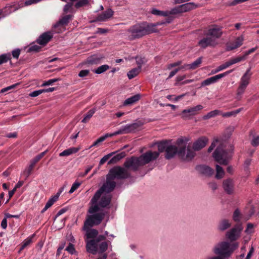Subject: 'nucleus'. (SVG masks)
<instances>
[{"mask_svg": "<svg viewBox=\"0 0 259 259\" xmlns=\"http://www.w3.org/2000/svg\"><path fill=\"white\" fill-rule=\"evenodd\" d=\"M231 226L230 221L227 219H223L219 222L218 229L220 231H224Z\"/></svg>", "mask_w": 259, "mask_h": 259, "instance_id": "nucleus-25", "label": "nucleus"}, {"mask_svg": "<svg viewBox=\"0 0 259 259\" xmlns=\"http://www.w3.org/2000/svg\"><path fill=\"white\" fill-rule=\"evenodd\" d=\"M24 7L23 1L19 2H13L11 4H7L3 9L4 16L6 17L15 12L21 8Z\"/></svg>", "mask_w": 259, "mask_h": 259, "instance_id": "nucleus-13", "label": "nucleus"}, {"mask_svg": "<svg viewBox=\"0 0 259 259\" xmlns=\"http://www.w3.org/2000/svg\"><path fill=\"white\" fill-rule=\"evenodd\" d=\"M215 147L217 148L213 154L214 159L221 164L227 165L231 156L224 150L225 143L220 139H215L211 143L208 151L210 152Z\"/></svg>", "mask_w": 259, "mask_h": 259, "instance_id": "nucleus-3", "label": "nucleus"}, {"mask_svg": "<svg viewBox=\"0 0 259 259\" xmlns=\"http://www.w3.org/2000/svg\"><path fill=\"white\" fill-rule=\"evenodd\" d=\"M144 124L141 120L121 126L118 130L120 135L127 134L139 130Z\"/></svg>", "mask_w": 259, "mask_h": 259, "instance_id": "nucleus-11", "label": "nucleus"}, {"mask_svg": "<svg viewBox=\"0 0 259 259\" xmlns=\"http://www.w3.org/2000/svg\"><path fill=\"white\" fill-rule=\"evenodd\" d=\"M116 152H111L107 155H105L100 161L99 164L100 165L104 164L112 156H113Z\"/></svg>", "mask_w": 259, "mask_h": 259, "instance_id": "nucleus-50", "label": "nucleus"}, {"mask_svg": "<svg viewBox=\"0 0 259 259\" xmlns=\"http://www.w3.org/2000/svg\"><path fill=\"white\" fill-rule=\"evenodd\" d=\"M65 250L71 254H73L76 253V250L75 249L74 246L71 243H70L68 244L67 247L65 248Z\"/></svg>", "mask_w": 259, "mask_h": 259, "instance_id": "nucleus-52", "label": "nucleus"}, {"mask_svg": "<svg viewBox=\"0 0 259 259\" xmlns=\"http://www.w3.org/2000/svg\"><path fill=\"white\" fill-rule=\"evenodd\" d=\"M12 54L14 58L18 59L20 54V50L19 49H16L12 51Z\"/></svg>", "mask_w": 259, "mask_h": 259, "instance_id": "nucleus-63", "label": "nucleus"}, {"mask_svg": "<svg viewBox=\"0 0 259 259\" xmlns=\"http://www.w3.org/2000/svg\"><path fill=\"white\" fill-rule=\"evenodd\" d=\"M202 63V57H199L197 59L192 63L189 64L190 69L194 70L198 68Z\"/></svg>", "mask_w": 259, "mask_h": 259, "instance_id": "nucleus-38", "label": "nucleus"}, {"mask_svg": "<svg viewBox=\"0 0 259 259\" xmlns=\"http://www.w3.org/2000/svg\"><path fill=\"white\" fill-rule=\"evenodd\" d=\"M116 183L109 175L107 176L106 182L95 194L92 198L88 212L94 213L99 209L100 207H107L109 205L111 196L109 194L114 189Z\"/></svg>", "mask_w": 259, "mask_h": 259, "instance_id": "nucleus-1", "label": "nucleus"}, {"mask_svg": "<svg viewBox=\"0 0 259 259\" xmlns=\"http://www.w3.org/2000/svg\"><path fill=\"white\" fill-rule=\"evenodd\" d=\"M109 68V66L108 65H103L98 67L93 71L96 74H101L107 70Z\"/></svg>", "mask_w": 259, "mask_h": 259, "instance_id": "nucleus-39", "label": "nucleus"}, {"mask_svg": "<svg viewBox=\"0 0 259 259\" xmlns=\"http://www.w3.org/2000/svg\"><path fill=\"white\" fill-rule=\"evenodd\" d=\"M203 108V107L201 105H197L196 106L184 109L182 112V117L183 118H186L197 115Z\"/></svg>", "mask_w": 259, "mask_h": 259, "instance_id": "nucleus-14", "label": "nucleus"}, {"mask_svg": "<svg viewBox=\"0 0 259 259\" xmlns=\"http://www.w3.org/2000/svg\"><path fill=\"white\" fill-rule=\"evenodd\" d=\"M241 218V213L238 209H236L233 214V220L236 222L240 221Z\"/></svg>", "mask_w": 259, "mask_h": 259, "instance_id": "nucleus-47", "label": "nucleus"}, {"mask_svg": "<svg viewBox=\"0 0 259 259\" xmlns=\"http://www.w3.org/2000/svg\"><path fill=\"white\" fill-rule=\"evenodd\" d=\"M178 69H179V71L182 70L183 71L187 70H190L188 64H185L184 65L181 64L179 67H178Z\"/></svg>", "mask_w": 259, "mask_h": 259, "instance_id": "nucleus-60", "label": "nucleus"}, {"mask_svg": "<svg viewBox=\"0 0 259 259\" xmlns=\"http://www.w3.org/2000/svg\"><path fill=\"white\" fill-rule=\"evenodd\" d=\"M242 230V225L241 224H236L226 232L225 237L229 242H235L240 237Z\"/></svg>", "mask_w": 259, "mask_h": 259, "instance_id": "nucleus-8", "label": "nucleus"}, {"mask_svg": "<svg viewBox=\"0 0 259 259\" xmlns=\"http://www.w3.org/2000/svg\"><path fill=\"white\" fill-rule=\"evenodd\" d=\"M81 184V182L76 181L72 185L71 189H70L69 193L70 194L74 192Z\"/></svg>", "mask_w": 259, "mask_h": 259, "instance_id": "nucleus-51", "label": "nucleus"}, {"mask_svg": "<svg viewBox=\"0 0 259 259\" xmlns=\"http://www.w3.org/2000/svg\"><path fill=\"white\" fill-rule=\"evenodd\" d=\"M41 48L37 45H32L29 48V51L30 52H38L40 50Z\"/></svg>", "mask_w": 259, "mask_h": 259, "instance_id": "nucleus-56", "label": "nucleus"}, {"mask_svg": "<svg viewBox=\"0 0 259 259\" xmlns=\"http://www.w3.org/2000/svg\"><path fill=\"white\" fill-rule=\"evenodd\" d=\"M98 210V211L100 210ZM96 212L90 213V215H88L86 218L85 221L84 222V228L88 229V228H91L94 226L99 225L104 219L105 213L104 212Z\"/></svg>", "mask_w": 259, "mask_h": 259, "instance_id": "nucleus-7", "label": "nucleus"}, {"mask_svg": "<svg viewBox=\"0 0 259 259\" xmlns=\"http://www.w3.org/2000/svg\"><path fill=\"white\" fill-rule=\"evenodd\" d=\"M150 13L155 16H160L161 11L157 10L155 8H152L151 10Z\"/></svg>", "mask_w": 259, "mask_h": 259, "instance_id": "nucleus-64", "label": "nucleus"}, {"mask_svg": "<svg viewBox=\"0 0 259 259\" xmlns=\"http://www.w3.org/2000/svg\"><path fill=\"white\" fill-rule=\"evenodd\" d=\"M105 141V138H103V136L100 137L99 139H98L95 142H94L93 145H92L90 148H92L93 147L97 146L100 143H101Z\"/></svg>", "mask_w": 259, "mask_h": 259, "instance_id": "nucleus-59", "label": "nucleus"}, {"mask_svg": "<svg viewBox=\"0 0 259 259\" xmlns=\"http://www.w3.org/2000/svg\"><path fill=\"white\" fill-rule=\"evenodd\" d=\"M243 40H244V37L242 35H241V36L237 37L234 42L235 45V47L230 48V49H236L238 48V47H240L243 44Z\"/></svg>", "mask_w": 259, "mask_h": 259, "instance_id": "nucleus-40", "label": "nucleus"}, {"mask_svg": "<svg viewBox=\"0 0 259 259\" xmlns=\"http://www.w3.org/2000/svg\"><path fill=\"white\" fill-rule=\"evenodd\" d=\"M108 243L106 242H103L100 243L98 247V251L99 252H105L108 248Z\"/></svg>", "mask_w": 259, "mask_h": 259, "instance_id": "nucleus-49", "label": "nucleus"}, {"mask_svg": "<svg viewBox=\"0 0 259 259\" xmlns=\"http://www.w3.org/2000/svg\"><path fill=\"white\" fill-rule=\"evenodd\" d=\"M237 242H229L228 241H223L219 242L213 248V252L221 257L222 259L229 258L233 252L239 247Z\"/></svg>", "mask_w": 259, "mask_h": 259, "instance_id": "nucleus-5", "label": "nucleus"}, {"mask_svg": "<svg viewBox=\"0 0 259 259\" xmlns=\"http://www.w3.org/2000/svg\"><path fill=\"white\" fill-rule=\"evenodd\" d=\"M73 17L72 15H66L60 18L59 21L54 25V27L57 28L59 26H64L67 25Z\"/></svg>", "mask_w": 259, "mask_h": 259, "instance_id": "nucleus-24", "label": "nucleus"}, {"mask_svg": "<svg viewBox=\"0 0 259 259\" xmlns=\"http://www.w3.org/2000/svg\"><path fill=\"white\" fill-rule=\"evenodd\" d=\"M170 15H174L183 13L181 6L175 7L170 10Z\"/></svg>", "mask_w": 259, "mask_h": 259, "instance_id": "nucleus-48", "label": "nucleus"}, {"mask_svg": "<svg viewBox=\"0 0 259 259\" xmlns=\"http://www.w3.org/2000/svg\"><path fill=\"white\" fill-rule=\"evenodd\" d=\"M136 63L138 65V67L141 69L142 66L145 64L147 60L144 57H136Z\"/></svg>", "mask_w": 259, "mask_h": 259, "instance_id": "nucleus-45", "label": "nucleus"}, {"mask_svg": "<svg viewBox=\"0 0 259 259\" xmlns=\"http://www.w3.org/2000/svg\"><path fill=\"white\" fill-rule=\"evenodd\" d=\"M47 151H45L40 154L37 155L32 161L31 163L30 164L29 167L27 170V176L28 177L31 173V171L37 162L42 158L47 153Z\"/></svg>", "mask_w": 259, "mask_h": 259, "instance_id": "nucleus-23", "label": "nucleus"}, {"mask_svg": "<svg viewBox=\"0 0 259 259\" xmlns=\"http://www.w3.org/2000/svg\"><path fill=\"white\" fill-rule=\"evenodd\" d=\"M43 93L42 90H39L37 91H34L31 93L29 94V96L31 97H36L41 94Z\"/></svg>", "mask_w": 259, "mask_h": 259, "instance_id": "nucleus-58", "label": "nucleus"}, {"mask_svg": "<svg viewBox=\"0 0 259 259\" xmlns=\"http://www.w3.org/2000/svg\"><path fill=\"white\" fill-rule=\"evenodd\" d=\"M140 99V96L139 94L135 95L130 98H127L126 99L123 105L124 106L128 105H132L137 101H138Z\"/></svg>", "mask_w": 259, "mask_h": 259, "instance_id": "nucleus-30", "label": "nucleus"}, {"mask_svg": "<svg viewBox=\"0 0 259 259\" xmlns=\"http://www.w3.org/2000/svg\"><path fill=\"white\" fill-rule=\"evenodd\" d=\"M222 113V111L219 110H214L208 112L207 114L203 116V119L206 120L212 117H214L217 115H220Z\"/></svg>", "mask_w": 259, "mask_h": 259, "instance_id": "nucleus-34", "label": "nucleus"}, {"mask_svg": "<svg viewBox=\"0 0 259 259\" xmlns=\"http://www.w3.org/2000/svg\"><path fill=\"white\" fill-rule=\"evenodd\" d=\"M113 180L117 179H125L129 177L130 175L124 168L118 166L111 169L108 175Z\"/></svg>", "mask_w": 259, "mask_h": 259, "instance_id": "nucleus-12", "label": "nucleus"}, {"mask_svg": "<svg viewBox=\"0 0 259 259\" xmlns=\"http://www.w3.org/2000/svg\"><path fill=\"white\" fill-rule=\"evenodd\" d=\"M159 24L147 25L145 26L140 24H137L131 26L126 31L127 36L129 40H133L139 38L142 36L155 32L154 27Z\"/></svg>", "mask_w": 259, "mask_h": 259, "instance_id": "nucleus-4", "label": "nucleus"}, {"mask_svg": "<svg viewBox=\"0 0 259 259\" xmlns=\"http://www.w3.org/2000/svg\"><path fill=\"white\" fill-rule=\"evenodd\" d=\"M120 135L119 134V133L118 132V130H117L116 131L112 133H111V134H105L104 136H103V138H105V140L108 138V137H113V136H116V135Z\"/></svg>", "mask_w": 259, "mask_h": 259, "instance_id": "nucleus-61", "label": "nucleus"}, {"mask_svg": "<svg viewBox=\"0 0 259 259\" xmlns=\"http://www.w3.org/2000/svg\"><path fill=\"white\" fill-rule=\"evenodd\" d=\"M253 225L251 223H248L247 225V228L245 232L247 234H250L253 232Z\"/></svg>", "mask_w": 259, "mask_h": 259, "instance_id": "nucleus-57", "label": "nucleus"}, {"mask_svg": "<svg viewBox=\"0 0 259 259\" xmlns=\"http://www.w3.org/2000/svg\"><path fill=\"white\" fill-rule=\"evenodd\" d=\"M34 236V234L29 236L26 239H25L22 242V246L19 250V252H20L22 250H23L25 247L29 245L32 243V239Z\"/></svg>", "mask_w": 259, "mask_h": 259, "instance_id": "nucleus-35", "label": "nucleus"}, {"mask_svg": "<svg viewBox=\"0 0 259 259\" xmlns=\"http://www.w3.org/2000/svg\"><path fill=\"white\" fill-rule=\"evenodd\" d=\"M179 155V146L174 145H169L166 148L165 158L170 159L172 158L176 154Z\"/></svg>", "mask_w": 259, "mask_h": 259, "instance_id": "nucleus-20", "label": "nucleus"}, {"mask_svg": "<svg viewBox=\"0 0 259 259\" xmlns=\"http://www.w3.org/2000/svg\"><path fill=\"white\" fill-rule=\"evenodd\" d=\"M181 8L183 13H185L198 7V5L194 3H187L181 5Z\"/></svg>", "mask_w": 259, "mask_h": 259, "instance_id": "nucleus-26", "label": "nucleus"}, {"mask_svg": "<svg viewBox=\"0 0 259 259\" xmlns=\"http://www.w3.org/2000/svg\"><path fill=\"white\" fill-rule=\"evenodd\" d=\"M42 0H26L25 3H23V5L24 6H29L32 4H37Z\"/></svg>", "mask_w": 259, "mask_h": 259, "instance_id": "nucleus-55", "label": "nucleus"}, {"mask_svg": "<svg viewBox=\"0 0 259 259\" xmlns=\"http://www.w3.org/2000/svg\"><path fill=\"white\" fill-rule=\"evenodd\" d=\"M167 146L166 141L161 142L158 144V152L149 151L138 157H132L125 161L124 166L127 168H131L134 170H136L140 166L144 165L157 159L159 155V152L166 151Z\"/></svg>", "mask_w": 259, "mask_h": 259, "instance_id": "nucleus-2", "label": "nucleus"}, {"mask_svg": "<svg viewBox=\"0 0 259 259\" xmlns=\"http://www.w3.org/2000/svg\"><path fill=\"white\" fill-rule=\"evenodd\" d=\"M98 242L96 240L92 239L87 241L86 248L88 252L96 254L98 251Z\"/></svg>", "mask_w": 259, "mask_h": 259, "instance_id": "nucleus-19", "label": "nucleus"}, {"mask_svg": "<svg viewBox=\"0 0 259 259\" xmlns=\"http://www.w3.org/2000/svg\"><path fill=\"white\" fill-rule=\"evenodd\" d=\"M114 11L110 8L99 14L95 19L94 22H105L111 18L114 15Z\"/></svg>", "mask_w": 259, "mask_h": 259, "instance_id": "nucleus-15", "label": "nucleus"}, {"mask_svg": "<svg viewBox=\"0 0 259 259\" xmlns=\"http://www.w3.org/2000/svg\"><path fill=\"white\" fill-rule=\"evenodd\" d=\"M196 170L200 173L210 176L213 174V170L209 166L200 165L196 166Z\"/></svg>", "mask_w": 259, "mask_h": 259, "instance_id": "nucleus-22", "label": "nucleus"}, {"mask_svg": "<svg viewBox=\"0 0 259 259\" xmlns=\"http://www.w3.org/2000/svg\"><path fill=\"white\" fill-rule=\"evenodd\" d=\"M182 64V61H178L170 64H169L167 66V68L168 69H171L172 68L176 67H179Z\"/></svg>", "mask_w": 259, "mask_h": 259, "instance_id": "nucleus-53", "label": "nucleus"}, {"mask_svg": "<svg viewBox=\"0 0 259 259\" xmlns=\"http://www.w3.org/2000/svg\"><path fill=\"white\" fill-rule=\"evenodd\" d=\"M95 112V110L93 109L88 111L87 114L85 115L83 119L81 120V122L83 123L87 122L90 118L93 116V114Z\"/></svg>", "mask_w": 259, "mask_h": 259, "instance_id": "nucleus-42", "label": "nucleus"}, {"mask_svg": "<svg viewBox=\"0 0 259 259\" xmlns=\"http://www.w3.org/2000/svg\"><path fill=\"white\" fill-rule=\"evenodd\" d=\"M83 230L86 232V236L88 238H94L97 237L98 234V231L94 229L84 228V225L83 227Z\"/></svg>", "mask_w": 259, "mask_h": 259, "instance_id": "nucleus-29", "label": "nucleus"}, {"mask_svg": "<svg viewBox=\"0 0 259 259\" xmlns=\"http://www.w3.org/2000/svg\"><path fill=\"white\" fill-rule=\"evenodd\" d=\"M245 60V57H244V56L243 55L242 56H238L236 58L231 59L228 61V62H229L230 65L231 66L233 64H234L235 63H237L238 62H239L241 61H243Z\"/></svg>", "mask_w": 259, "mask_h": 259, "instance_id": "nucleus-44", "label": "nucleus"}, {"mask_svg": "<svg viewBox=\"0 0 259 259\" xmlns=\"http://www.w3.org/2000/svg\"><path fill=\"white\" fill-rule=\"evenodd\" d=\"M53 35L50 32H45L37 38V42L40 45H46L52 38Z\"/></svg>", "mask_w": 259, "mask_h": 259, "instance_id": "nucleus-21", "label": "nucleus"}, {"mask_svg": "<svg viewBox=\"0 0 259 259\" xmlns=\"http://www.w3.org/2000/svg\"><path fill=\"white\" fill-rule=\"evenodd\" d=\"M58 200L57 196H53L47 201L45 207L42 209L41 212L44 213L48 208L53 205L55 202Z\"/></svg>", "mask_w": 259, "mask_h": 259, "instance_id": "nucleus-33", "label": "nucleus"}, {"mask_svg": "<svg viewBox=\"0 0 259 259\" xmlns=\"http://www.w3.org/2000/svg\"><path fill=\"white\" fill-rule=\"evenodd\" d=\"M240 111V109H237L235 111L222 113L220 114L222 115L223 117H229L232 116H235L237 114H238Z\"/></svg>", "mask_w": 259, "mask_h": 259, "instance_id": "nucleus-46", "label": "nucleus"}, {"mask_svg": "<svg viewBox=\"0 0 259 259\" xmlns=\"http://www.w3.org/2000/svg\"><path fill=\"white\" fill-rule=\"evenodd\" d=\"M141 69L137 67L135 68L128 72L127 75L130 79H131L136 76L140 72Z\"/></svg>", "mask_w": 259, "mask_h": 259, "instance_id": "nucleus-36", "label": "nucleus"}, {"mask_svg": "<svg viewBox=\"0 0 259 259\" xmlns=\"http://www.w3.org/2000/svg\"><path fill=\"white\" fill-rule=\"evenodd\" d=\"M223 187L227 194H233L234 187V182L233 180L230 178L225 180L223 182Z\"/></svg>", "mask_w": 259, "mask_h": 259, "instance_id": "nucleus-18", "label": "nucleus"}, {"mask_svg": "<svg viewBox=\"0 0 259 259\" xmlns=\"http://www.w3.org/2000/svg\"><path fill=\"white\" fill-rule=\"evenodd\" d=\"M208 142L206 137L203 136L198 138L193 144V149L196 151H199L204 148Z\"/></svg>", "mask_w": 259, "mask_h": 259, "instance_id": "nucleus-17", "label": "nucleus"}, {"mask_svg": "<svg viewBox=\"0 0 259 259\" xmlns=\"http://www.w3.org/2000/svg\"><path fill=\"white\" fill-rule=\"evenodd\" d=\"M126 155L125 152H121L113 156L109 161L108 164L116 163L118 161L124 158Z\"/></svg>", "mask_w": 259, "mask_h": 259, "instance_id": "nucleus-31", "label": "nucleus"}, {"mask_svg": "<svg viewBox=\"0 0 259 259\" xmlns=\"http://www.w3.org/2000/svg\"><path fill=\"white\" fill-rule=\"evenodd\" d=\"M74 3H69L66 4L63 8V11L65 13H67L68 12L74 13V11L73 9V6H74Z\"/></svg>", "mask_w": 259, "mask_h": 259, "instance_id": "nucleus-43", "label": "nucleus"}, {"mask_svg": "<svg viewBox=\"0 0 259 259\" xmlns=\"http://www.w3.org/2000/svg\"><path fill=\"white\" fill-rule=\"evenodd\" d=\"M89 72L90 71L89 70H82L79 72L78 76L80 77H83L87 76L89 74Z\"/></svg>", "mask_w": 259, "mask_h": 259, "instance_id": "nucleus-62", "label": "nucleus"}, {"mask_svg": "<svg viewBox=\"0 0 259 259\" xmlns=\"http://www.w3.org/2000/svg\"><path fill=\"white\" fill-rule=\"evenodd\" d=\"M80 148L79 147H70L61 152L59 154V156L61 157L69 156L71 154L77 153L80 150Z\"/></svg>", "mask_w": 259, "mask_h": 259, "instance_id": "nucleus-28", "label": "nucleus"}, {"mask_svg": "<svg viewBox=\"0 0 259 259\" xmlns=\"http://www.w3.org/2000/svg\"><path fill=\"white\" fill-rule=\"evenodd\" d=\"M218 42L213 40L209 36H206L202 38L198 41V46L202 48L205 49L208 47H214L218 45Z\"/></svg>", "mask_w": 259, "mask_h": 259, "instance_id": "nucleus-16", "label": "nucleus"}, {"mask_svg": "<svg viewBox=\"0 0 259 259\" xmlns=\"http://www.w3.org/2000/svg\"><path fill=\"white\" fill-rule=\"evenodd\" d=\"M232 70H229V71H227L223 73H221V74H218V75H216L215 76L210 77V78L211 80V82L212 83L217 82L219 79L226 76V75H227L228 74H229V73L232 72Z\"/></svg>", "mask_w": 259, "mask_h": 259, "instance_id": "nucleus-32", "label": "nucleus"}, {"mask_svg": "<svg viewBox=\"0 0 259 259\" xmlns=\"http://www.w3.org/2000/svg\"><path fill=\"white\" fill-rule=\"evenodd\" d=\"M250 143L254 147L259 146V135L256 134L253 131L250 132Z\"/></svg>", "mask_w": 259, "mask_h": 259, "instance_id": "nucleus-27", "label": "nucleus"}, {"mask_svg": "<svg viewBox=\"0 0 259 259\" xmlns=\"http://www.w3.org/2000/svg\"><path fill=\"white\" fill-rule=\"evenodd\" d=\"M225 175V172L223 168L219 165H216V175L215 178L218 179H221Z\"/></svg>", "mask_w": 259, "mask_h": 259, "instance_id": "nucleus-37", "label": "nucleus"}, {"mask_svg": "<svg viewBox=\"0 0 259 259\" xmlns=\"http://www.w3.org/2000/svg\"><path fill=\"white\" fill-rule=\"evenodd\" d=\"M190 141L188 137H181L176 141V145L179 146V156L184 161H189L195 156L196 154L193 147L188 145L186 149V146Z\"/></svg>", "mask_w": 259, "mask_h": 259, "instance_id": "nucleus-6", "label": "nucleus"}, {"mask_svg": "<svg viewBox=\"0 0 259 259\" xmlns=\"http://www.w3.org/2000/svg\"><path fill=\"white\" fill-rule=\"evenodd\" d=\"M251 75L250 70L248 69L241 77L239 85L237 90V96H241L244 93L246 87L249 83Z\"/></svg>", "mask_w": 259, "mask_h": 259, "instance_id": "nucleus-10", "label": "nucleus"}, {"mask_svg": "<svg viewBox=\"0 0 259 259\" xmlns=\"http://www.w3.org/2000/svg\"><path fill=\"white\" fill-rule=\"evenodd\" d=\"M203 34L206 36H209L213 40L217 41V39L220 38L223 35L222 27L217 25L209 26L203 31Z\"/></svg>", "mask_w": 259, "mask_h": 259, "instance_id": "nucleus-9", "label": "nucleus"}, {"mask_svg": "<svg viewBox=\"0 0 259 259\" xmlns=\"http://www.w3.org/2000/svg\"><path fill=\"white\" fill-rule=\"evenodd\" d=\"M11 58V54L10 53L2 54L0 56V65L7 62Z\"/></svg>", "mask_w": 259, "mask_h": 259, "instance_id": "nucleus-41", "label": "nucleus"}, {"mask_svg": "<svg viewBox=\"0 0 259 259\" xmlns=\"http://www.w3.org/2000/svg\"><path fill=\"white\" fill-rule=\"evenodd\" d=\"M58 79L56 78H53L49 79L46 81H45L41 85V87L47 86L52 84L53 83L56 82Z\"/></svg>", "mask_w": 259, "mask_h": 259, "instance_id": "nucleus-54", "label": "nucleus"}]
</instances>
